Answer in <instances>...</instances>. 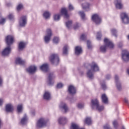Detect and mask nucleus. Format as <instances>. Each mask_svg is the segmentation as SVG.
<instances>
[{
    "label": "nucleus",
    "instance_id": "obj_1",
    "mask_svg": "<svg viewBox=\"0 0 129 129\" xmlns=\"http://www.w3.org/2000/svg\"><path fill=\"white\" fill-rule=\"evenodd\" d=\"M6 43L8 47H6L2 52L3 56H8L11 53V45L14 43V37L12 35H8L6 38Z\"/></svg>",
    "mask_w": 129,
    "mask_h": 129
},
{
    "label": "nucleus",
    "instance_id": "obj_2",
    "mask_svg": "<svg viewBox=\"0 0 129 129\" xmlns=\"http://www.w3.org/2000/svg\"><path fill=\"white\" fill-rule=\"evenodd\" d=\"M104 43L105 44L104 46H102L100 47V51L103 53H105L106 51V49L107 48H110V49H112L114 47V45L109 39L107 38H105L104 40Z\"/></svg>",
    "mask_w": 129,
    "mask_h": 129
},
{
    "label": "nucleus",
    "instance_id": "obj_3",
    "mask_svg": "<svg viewBox=\"0 0 129 129\" xmlns=\"http://www.w3.org/2000/svg\"><path fill=\"white\" fill-rule=\"evenodd\" d=\"M91 69L88 71L87 74L88 77H89L90 79H92L93 78V74L94 72L98 71L99 70V68H98V66H97L96 63L93 62L91 65Z\"/></svg>",
    "mask_w": 129,
    "mask_h": 129
},
{
    "label": "nucleus",
    "instance_id": "obj_4",
    "mask_svg": "<svg viewBox=\"0 0 129 129\" xmlns=\"http://www.w3.org/2000/svg\"><path fill=\"white\" fill-rule=\"evenodd\" d=\"M91 107L93 109H96L98 111H102L104 109L103 106L99 105V102L97 99L91 100Z\"/></svg>",
    "mask_w": 129,
    "mask_h": 129
},
{
    "label": "nucleus",
    "instance_id": "obj_5",
    "mask_svg": "<svg viewBox=\"0 0 129 129\" xmlns=\"http://www.w3.org/2000/svg\"><path fill=\"white\" fill-rule=\"evenodd\" d=\"M49 60L52 64H54V65H58L59 63V56H58V54H52L50 56Z\"/></svg>",
    "mask_w": 129,
    "mask_h": 129
},
{
    "label": "nucleus",
    "instance_id": "obj_6",
    "mask_svg": "<svg viewBox=\"0 0 129 129\" xmlns=\"http://www.w3.org/2000/svg\"><path fill=\"white\" fill-rule=\"evenodd\" d=\"M47 123V121H46V119L44 118H40L36 123L37 127L41 128V127H44V126H46V124Z\"/></svg>",
    "mask_w": 129,
    "mask_h": 129
},
{
    "label": "nucleus",
    "instance_id": "obj_7",
    "mask_svg": "<svg viewBox=\"0 0 129 129\" xmlns=\"http://www.w3.org/2000/svg\"><path fill=\"white\" fill-rule=\"evenodd\" d=\"M52 36V30L50 29H48L46 30V34L44 37V41L45 43H48L50 42L51 37Z\"/></svg>",
    "mask_w": 129,
    "mask_h": 129
},
{
    "label": "nucleus",
    "instance_id": "obj_8",
    "mask_svg": "<svg viewBox=\"0 0 129 129\" xmlns=\"http://www.w3.org/2000/svg\"><path fill=\"white\" fill-rule=\"evenodd\" d=\"M92 20L96 25H99L101 23V18L97 14L93 15L92 17Z\"/></svg>",
    "mask_w": 129,
    "mask_h": 129
},
{
    "label": "nucleus",
    "instance_id": "obj_9",
    "mask_svg": "<svg viewBox=\"0 0 129 129\" xmlns=\"http://www.w3.org/2000/svg\"><path fill=\"white\" fill-rule=\"evenodd\" d=\"M122 59L125 62L129 61V52L126 50H122Z\"/></svg>",
    "mask_w": 129,
    "mask_h": 129
},
{
    "label": "nucleus",
    "instance_id": "obj_10",
    "mask_svg": "<svg viewBox=\"0 0 129 129\" xmlns=\"http://www.w3.org/2000/svg\"><path fill=\"white\" fill-rule=\"evenodd\" d=\"M121 19L124 24H128L129 18L127 14L125 13H122L120 15Z\"/></svg>",
    "mask_w": 129,
    "mask_h": 129
},
{
    "label": "nucleus",
    "instance_id": "obj_11",
    "mask_svg": "<svg viewBox=\"0 0 129 129\" xmlns=\"http://www.w3.org/2000/svg\"><path fill=\"white\" fill-rule=\"evenodd\" d=\"M19 25L21 27H25L27 25V16H23L19 20Z\"/></svg>",
    "mask_w": 129,
    "mask_h": 129
},
{
    "label": "nucleus",
    "instance_id": "obj_12",
    "mask_svg": "<svg viewBox=\"0 0 129 129\" xmlns=\"http://www.w3.org/2000/svg\"><path fill=\"white\" fill-rule=\"evenodd\" d=\"M59 109L61 110V111L62 112H67L68 111V107L67 106V105L63 102H61L60 103L59 105Z\"/></svg>",
    "mask_w": 129,
    "mask_h": 129
},
{
    "label": "nucleus",
    "instance_id": "obj_13",
    "mask_svg": "<svg viewBox=\"0 0 129 129\" xmlns=\"http://www.w3.org/2000/svg\"><path fill=\"white\" fill-rule=\"evenodd\" d=\"M36 70L37 67H36V66H31L26 69V71H27V72H29L30 74H33V73H35V72H36Z\"/></svg>",
    "mask_w": 129,
    "mask_h": 129
},
{
    "label": "nucleus",
    "instance_id": "obj_14",
    "mask_svg": "<svg viewBox=\"0 0 129 129\" xmlns=\"http://www.w3.org/2000/svg\"><path fill=\"white\" fill-rule=\"evenodd\" d=\"M68 92L70 94L73 95L76 93V88L72 85H70L68 87Z\"/></svg>",
    "mask_w": 129,
    "mask_h": 129
},
{
    "label": "nucleus",
    "instance_id": "obj_15",
    "mask_svg": "<svg viewBox=\"0 0 129 129\" xmlns=\"http://www.w3.org/2000/svg\"><path fill=\"white\" fill-rule=\"evenodd\" d=\"M61 15L64 16V19H69V15H68V11L66 8H62L60 11Z\"/></svg>",
    "mask_w": 129,
    "mask_h": 129
},
{
    "label": "nucleus",
    "instance_id": "obj_16",
    "mask_svg": "<svg viewBox=\"0 0 129 129\" xmlns=\"http://www.w3.org/2000/svg\"><path fill=\"white\" fill-rule=\"evenodd\" d=\"M7 112H12L14 110V107L11 104H8L6 106Z\"/></svg>",
    "mask_w": 129,
    "mask_h": 129
},
{
    "label": "nucleus",
    "instance_id": "obj_17",
    "mask_svg": "<svg viewBox=\"0 0 129 129\" xmlns=\"http://www.w3.org/2000/svg\"><path fill=\"white\" fill-rule=\"evenodd\" d=\"M68 121V120L65 117H60L58 119V123L60 124H65V123H66Z\"/></svg>",
    "mask_w": 129,
    "mask_h": 129
},
{
    "label": "nucleus",
    "instance_id": "obj_18",
    "mask_svg": "<svg viewBox=\"0 0 129 129\" xmlns=\"http://www.w3.org/2000/svg\"><path fill=\"white\" fill-rule=\"evenodd\" d=\"M115 80L118 90H120L121 89V86L120 85V83L118 81V76L117 75L115 76Z\"/></svg>",
    "mask_w": 129,
    "mask_h": 129
},
{
    "label": "nucleus",
    "instance_id": "obj_19",
    "mask_svg": "<svg viewBox=\"0 0 129 129\" xmlns=\"http://www.w3.org/2000/svg\"><path fill=\"white\" fill-rule=\"evenodd\" d=\"M115 4L116 9H118V10L122 9V4H121V1L119 0H116L115 1Z\"/></svg>",
    "mask_w": 129,
    "mask_h": 129
},
{
    "label": "nucleus",
    "instance_id": "obj_20",
    "mask_svg": "<svg viewBox=\"0 0 129 129\" xmlns=\"http://www.w3.org/2000/svg\"><path fill=\"white\" fill-rule=\"evenodd\" d=\"M54 84V81L53 80V73H50L48 76V85H52Z\"/></svg>",
    "mask_w": 129,
    "mask_h": 129
},
{
    "label": "nucleus",
    "instance_id": "obj_21",
    "mask_svg": "<svg viewBox=\"0 0 129 129\" xmlns=\"http://www.w3.org/2000/svg\"><path fill=\"white\" fill-rule=\"evenodd\" d=\"M101 99L102 102L105 104H107L108 103V98H107V96L105 94H103L101 96Z\"/></svg>",
    "mask_w": 129,
    "mask_h": 129
},
{
    "label": "nucleus",
    "instance_id": "obj_22",
    "mask_svg": "<svg viewBox=\"0 0 129 129\" xmlns=\"http://www.w3.org/2000/svg\"><path fill=\"white\" fill-rule=\"evenodd\" d=\"M82 53V48L80 46H76L75 48L76 55H80Z\"/></svg>",
    "mask_w": 129,
    "mask_h": 129
},
{
    "label": "nucleus",
    "instance_id": "obj_23",
    "mask_svg": "<svg viewBox=\"0 0 129 129\" xmlns=\"http://www.w3.org/2000/svg\"><path fill=\"white\" fill-rule=\"evenodd\" d=\"M48 64L45 63L42 64L41 66H40V69L42 70V71H44V72H47L48 71Z\"/></svg>",
    "mask_w": 129,
    "mask_h": 129
},
{
    "label": "nucleus",
    "instance_id": "obj_24",
    "mask_svg": "<svg viewBox=\"0 0 129 129\" xmlns=\"http://www.w3.org/2000/svg\"><path fill=\"white\" fill-rule=\"evenodd\" d=\"M28 121V117L27 115H24V117L21 119V124L23 125L26 124Z\"/></svg>",
    "mask_w": 129,
    "mask_h": 129
},
{
    "label": "nucleus",
    "instance_id": "obj_25",
    "mask_svg": "<svg viewBox=\"0 0 129 129\" xmlns=\"http://www.w3.org/2000/svg\"><path fill=\"white\" fill-rule=\"evenodd\" d=\"M83 10H86L88 11L89 10V7H90V4L88 3H85L82 5Z\"/></svg>",
    "mask_w": 129,
    "mask_h": 129
},
{
    "label": "nucleus",
    "instance_id": "obj_26",
    "mask_svg": "<svg viewBox=\"0 0 129 129\" xmlns=\"http://www.w3.org/2000/svg\"><path fill=\"white\" fill-rule=\"evenodd\" d=\"M43 98L46 100H49L51 98V94L49 92H45L43 95Z\"/></svg>",
    "mask_w": 129,
    "mask_h": 129
},
{
    "label": "nucleus",
    "instance_id": "obj_27",
    "mask_svg": "<svg viewBox=\"0 0 129 129\" xmlns=\"http://www.w3.org/2000/svg\"><path fill=\"white\" fill-rule=\"evenodd\" d=\"M16 63L17 64H20V65H24V64L26 63V61L22 60L21 58H17L16 60Z\"/></svg>",
    "mask_w": 129,
    "mask_h": 129
},
{
    "label": "nucleus",
    "instance_id": "obj_28",
    "mask_svg": "<svg viewBox=\"0 0 129 129\" xmlns=\"http://www.w3.org/2000/svg\"><path fill=\"white\" fill-rule=\"evenodd\" d=\"M79 125L75 122H72L70 127V129H79Z\"/></svg>",
    "mask_w": 129,
    "mask_h": 129
},
{
    "label": "nucleus",
    "instance_id": "obj_29",
    "mask_svg": "<svg viewBox=\"0 0 129 129\" xmlns=\"http://www.w3.org/2000/svg\"><path fill=\"white\" fill-rule=\"evenodd\" d=\"M84 122L85 123H86V124L90 125V124H91L92 123V121H91V118L90 117L86 118L85 120H84Z\"/></svg>",
    "mask_w": 129,
    "mask_h": 129
},
{
    "label": "nucleus",
    "instance_id": "obj_30",
    "mask_svg": "<svg viewBox=\"0 0 129 129\" xmlns=\"http://www.w3.org/2000/svg\"><path fill=\"white\" fill-rule=\"evenodd\" d=\"M26 46V43L24 42H20L19 44V49L23 50L24 48Z\"/></svg>",
    "mask_w": 129,
    "mask_h": 129
},
{
    "label": "nucleus",
    "instance_id": "obj_31",
    "mask_svg": "<svg viewBox=\"0 0 129 129\" xmlns=\"http://www.w3.org/2000/svg\"><path fill=\"white\" fill-rule=\"evenodd\" d=\"M50 16H51V14H50V12H45L43 14V17L46 19H49V18H50Z\"/></svg>",
    "mask_w": 129,
    "mask_h": 129
},
{
    "label": "nucleus",
    "instance_id": "obj_32",
    "mask_svg": "<svg viewBox=\"0 0 129 129\" xmlns=\"http://www.w3.org/2000/svg\"><path fill=\"white\" fill-rule=\"evenodd\" d=\"M17 111L18 112H22L23 111V105L22 104L18 105Z\"/></svg>",
    "mask_w": 129,
    "mask_h": 129
},
{
    "label": "nucleus",
    "instance_id": "obj_33",
    "mask_svg": "<svg viewBox=\"0 0 129 129\" xmlns=\"http://www.w3.org/2000/svg\"><path fill=\"white\" fill-rule=\"evenodd\" d=\"M68 45H64V46L63 47V54H64V55H67V54H68Z\"/></svg>",
    "mask_w": 129,
    "mask_h": 129
},
{
    "label": "nucleus",
    "instance_id": "obj_34",
    "mask_svg": "<svg viewBox=\"0 0 129 129\" xmlns=\"http://www.w3.org/2000/svg\"><path fill=\"white\" fill-rule=\"evenodd\" d=\"M111 33L113 36L114 37H117V31H116V29H112L111 30Z\"/></svg>",
    "mask_w": 129,
    "mask_h": 129
},
{
    "label": "nucleus",
    "instance_id": "obj_35",
    "mask_svg": "<svg viewBox=\"0 0 129 129\" xmlns=\"http://www.w3.org/2000/svg\"><path fill=\"white\" fill-rule=\"evenodd\" d=\"M66 25L68 29H70V28H71V26H72V21H69L66 23Z\"/></svg>",
    "mask_w": 129,
    "mask_h": 129
},
{
    "label": "nucleus",
    "instance_id": "obj_36",
    "mask_svg": "<svg viewBox=\"0 0 129 129\" xmlns=\"http://www.w3.org/2000/svg\"><path fill=\"white\" fill-rule=\"evenodd\" d=\"M6 23V19L2 17V15L0 14V25H4Z\"/></svg>",
    "mask_w": 129,
    "mask_h": 129
},
{
    "label": "nucleus",
    "instance_id": "obj_37",
    "mask_svg": "<svg viewBox=\"0 0 129 129\" xmlns=\"http://www.w3.org/2000/svg\"><path fill=\"white\" fill-rule=\"evenodd\" d=\"M54 21H59L60 20V15L56 14L53 16Z\"/></svg>",
    "mask_w": 129,
    "mask_h": 129
},
{
    "label": "nucleus",
    "instance_id": "obj_38",
    "mask_svg": "<svg viewBox=\"0 0 129 129\" xmlns=\"http://www.w3.org/2000/svg\"><path fill=\"white\" fill-rule=\"evenodd\" d=\"M80 16L81 17L82 20H85V14L83 12H80L79 13Z\"/></svg>",
    "mask_w": 129,
    "mask_h": 129
},
{
    "label": "nucleus",
    "instance_id": "obj_39",
    "mask_svg": "<svg viewBox=\"0 0 129 129\" xmlns=\"http://www.w3.org/2000/svg\"><path fill=\"white\" fill-rule=\"evenodd\" d=\"M87 47L88 49H91L92 48V45L91 44V41L88 40L87 41Z\"/></svg>",
    "mask_w": 129,
    "mask_h": 129
},
{
    "label": "nucleus",
    "instance_id": "obj_40",
    "mask_svg": "<svg viewBox=\"0 0 129 129\" xmlns=\"http://www.w3.org/2000/svg\"><path fill=\"white\" fill-rule=\"evenodd\" d=\"M59 38L58 37H54L53 39V42L55 44H57V43H59Z\"/></svg>",
    "mask_w": 129,
    "mask_h": 129
},
{
    "label": "nucleus",
    "instance_id": "obj_41",
    "mask_svg": "<svg viewBox=\"0 0 129 129\" xmlns=\"http://www.w3.org/2000/svg\"><path fill=\"white\" fill-rule=\"evenodd\" d=\"M97 40H100L101 39V33L100 32H98L96 36Z\"/></svg>",
    "mask_w": 129,
    "mask_h": 129
},
{
    "label": "nucleus",
    "instance_id": "obj_42",
    "mask_svg": "<svg viewBox=\"0 0 129 129\" xmlns=\"http://www.w3.org/2000/svg\"><path fill=\"white\" fill-rule=\"evenodd\" d=\"M23 9V5L22 4H19L17 8V11H21Z\"/></svg>",
    "mask_w": 129,
    "mask_h": 129
},
{
    "label": "nucleus",
    "instance_id": "obj_43",
    "mask_svg": "<svg viewBox=\"0 0 129 129\" xmlns=\"http://www.w3.org/2000/svg\"><path fill=\"white\" fill-rule=\"evenodd\" d=\"M112 123L114 128H117V121L114 120Z\"/></svg>",
    "mask_w": 129,
    "mask_h": 129
},
{
    "label": "nucleus",
    "instance_id": "obj_44",
    "mask_svg": "<svg viewBox=\"0 0 129 129\" xmlns=\"http://www.w3.org/2000/svg\"><path fill=\"white\" fill-rule=\"evenodd\" d=\"M84 106V105L82 103H79L78 104V108H83Z\"/></svg>",
    "mask_w": 129,
    "mask_h": 129
},
{
    "label": "nucleus",
    "instance_id": "obj_45",
    "mask_svg": "<svg viewBox=\"0 0 129 129\" xmlns=\"http://www.w3.org/2000/svg\"><path fill=\"white\" fill-rule=\"evenodd\" d=\"M69 9L70 11H73V10H74V7H73V6H72V5L70 4L69 6Z\"/></svg>",
    "mask_w": 129,
    "mask_h": 129
},
{
    "label": "nucleus",
    "instance_id": "obj_46",
    "mask_svg": "<svg viewBox=\"0 0 129 129\" xmlns=\"http://www.w3.org/2000/svg\"><path fill=\"white\" fill-rule=\"evenodd\" d=\"M8 18L9 20H13L14 19V15L13 14H11L9 15Z\"/></svg>",
    "mask_w": 129,
    "mask_h": 129
},
{
    "label": "nucleus",
    "instance_id": "obj_47",
    "mask_svg": "<svg viewBox=\"0 0 129 129\" xmlns=\"http://www.w3.org/2000/svg\"><path fill=\"white\" fill-rule=\"evenodd\" d=\"M81 40H85L86 39V36L85 34H83L81 36Z\"/></svg>",
    "mask_w": 129,
    "mask_h": 129
},
{
    "label": "nucleus",
    "instance_id": "obj_48",
    "mask_svg": "<svg viewBox=\"0 0 129 129\" xmlns=\"http://www.w3.org/2000/svg\"><path fill=\"white\" fill-rule=\"evenodd\" d=\"M101 87L102 89H103L104 90H105V89H106V85H105V84H102Z\"/></svg>",
    "mask_w": 129,
    "mask_h": 129
},
{
    "label": "nucleus",
    "instance_id": "obj_49",
    "mask_svg": "<svg viewBox=\"0 0 129 129\" xmlns=\"http://www.w3.org/2000/svg\"><path fill=\"white\" fill-rule=\"evenodd\" d=\"M63 86V84L62 83H59L57 85V88H62Z\"/></svg>",
    "mask_w": 129,
    "mask_h": 129
},
{
    "label": "nucleus",
    "instance_id": "obj_50",
    "mask_svg": "<svg viewBox=\"0 0 129 129\" xmlns=\"http://www.w3.org/2000/svg\"><path fill=\"white\" fill-rule=\"evenodd\" d=\"M104 129H111L110 127L109 126V125L107 124L104 126Z\"/></svg>",
    "mask_w": 129,
    "mask_h": 129
},
{
    "label": "nucleus",
    "instance_id": "obj_51",
    "mask_svg": "<svg viewBox=\"0 0 129 129\" xmlns=\"http://www.w3.org/2000/svg\"><path fill=\"white\" fill-rule=\"evenodd\" d=\"M124 101L125 102V103H128V100H127V99H126V98H125L124 99Z\"/></svg>",
    "mask_w": 129,
    "mask_h": 129
},
{
    "label": "nucleus",
    "instance_id": "obj_52",
    "mask_svg": "<svg viewBox=\"0 0 129 129\" xmlns=\"http://www.w3.org/2000/svg\"><path fill=\"white\" fill-rule=\"evenodd\" d=\"M79 27V24H77L76 26H74V28L75 30H76V29L78 28Z\"/></svg>",
    "mask_w": 129,
    "mask_h": 129
},
{
    "label": "nucleus",
    "instance_id": "obj_53",
    "mask_svg": "<svg viewBox=\"0 0 129 129\" xmlns=\"http://www.w3.org/2000/svg\"><path fill=\"white\" fill-rule=\"evenodd\" d=\"M110 78V76L109 75H108L106 76V79L108 80Z\"/></svg>",
    "mask_w": 129,
    "mask_h": 129
},
{
    "label": "nucleus",
    "instance_id": "obj_54",
    "mask_svg": "<svg viewBox=\"0 0 129 129\" xmlns=\"http://www.w3.org/2000/svg\"><path fill=\"white\" fill-rule=\"evenodd\" d=\"M2 84H3V79L0 77V85H2Z\"/></svg>",
    "mask_w": 129,
    "mask_h": 129
},
{
    "label": "nucleus",
    "instance_id": "obj_55",
    "mask_svg": "<svg viewBox=\"0 0 129 129\" xmlns=\"http://www.w3.org/2000/svg\"><path fill=\"white\" fill-rule=\"evenodd\" d=\"M118 47L121 48V47H122V43H120V44H118Z\"/></svg>",
    "mask_w": 129,
    "mask_h": 129
},
{
    "label": "nucleus",
    "instance_id": "obj_56",
    "mask_svg": "<svg viewBox=\"0 0 129 129\" xmlns=\"http://www.w3.org/2000/svg\"><path fill=\"white\" fill-rule=\"evenodd\" d=\"M3 100L2 99H0V105H2L3 104Z\"/></svg>",
    "mask_w": 129,
    "mask_h": 129
},
{
    "label": "nucleus",
    "instance_id": "obj_57",
    "mask_svg": "<svg viewBox=\"0 0 129 129\" xmlns=\"http://www.w3.org/2000/svg\"><path fill=\"white\" fill-rule=\"evenodd\" d=\"M127 72L128 74L129 75V69H128V70H127Z\"/></svg>",
    "mask_w": 129,
    "mask_h": 129
},
{
    "label": "nucleus",
    "instance_id": "obj_58",
    "mask_svg": "<svg viewBox=\"0 0 129 129\" xmlns=\"http://www.w3.org/2000/svg\"><path fill=\"white\" fill-rule=\"evenodd\" d=\"M32 115H35V113H32Z\"/></svg>",
    "mask_w": 129,
    "mask_h": 129
},
{
    "label": "nucleus",
    "instance_id": "obj_59",
    "mask_svg": "<svg viewBox=\"0 0 129 129\" xmlns=\"http://www.w3.org/2000/svg\"><path fill=\"white\" fill-rule=\"evenodd\" d=\"M127 39L129 40V35L127 36Z\"/></svg>",
    "mask_w": 129,
    "mask_h": 129
},
{
    "label": "nucleus",
    "instance_id": "obj_60",
    "mask_svg": "<svg viewBox=\"0 0 129 129\" xmlns=\"http://www.w3.org/2000/svg\"><path fill=\"white\" fill-rule=\"evenodd\" d=\"M122 128H123V129H125V128H124V127H123Z\"/></svg>",
    "mask_w": 129,
    "mask_h": 129
}]
</instances>
